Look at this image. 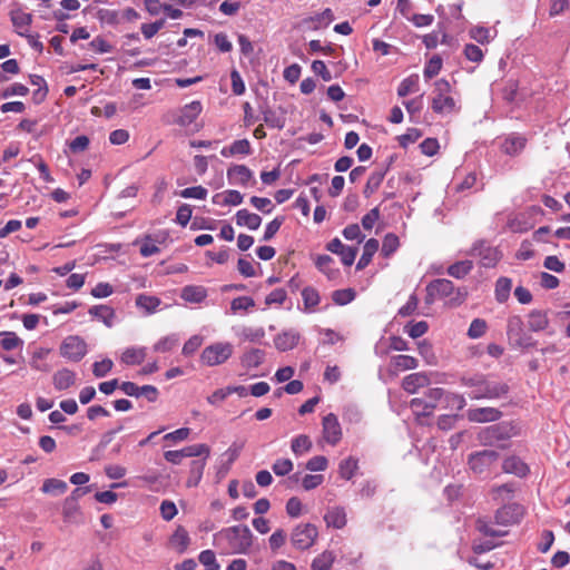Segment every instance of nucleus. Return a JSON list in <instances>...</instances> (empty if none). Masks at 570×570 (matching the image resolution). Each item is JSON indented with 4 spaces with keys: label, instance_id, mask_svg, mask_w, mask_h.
Returning <instances> with one entry per match:
<instances>
[{
    "label": "nucleus",
    "instance_id": "nucleus-1",
    "mask_svg": "<svg viewBox=\"0 0 570 570\" xmlns=\"http://www.w3.org/2000/svg\"><path fill=\"white\" fill-rule=\"evenodd\" d=\"M465 404V399L458 393L448 392L441 387H431L423 396L412 399L410 407L416 416H430L438 407L462 410Z\"/></svg>",
    "mask_w": 570,
    "mask_h": 570
},
{
    "label": "nucleus",
    "instance_id": "nucleus-2",
    "mask_svg": "<svg viewBox=\"0 0 570 570\" xmlns=\"http://www.w3.org/2000/svg\"><path fill=\"white\" fill-rule=\"evenodd\" d=\"M214 544L223 554H246L253 544V533L247 525H234L214 535Z\"/></svg>",
    "mask_w": 570,
    "mask_h": 570
},
{
    "label": "nucleus",
    "instance_id": "nucleus-3",
    "mask_svg": "<svg viewBox=\"0 0 570 570\" xmlns=\"http://www.w3.org/2000/svg\"><path fill=\"white\" fill-rule=\"evenodd\" d=\"M452 87L445 79H438L434 82L431 108L435 114L450 115L456 112L460 108L458 101L451 95Z\"/></svg>",
    "mask_w": 570,
    "mask_h": 570
},
{
    "label": "nucleus",
    "instance_id": "nucleus-4",
    "mask_svg": "<svg viewBox=\"0 0 570 570\" xmlns=\"http://www.w3.org/2000/svg\"><path fill=\"white\" fill-rule=\"evenodd\" d=\"M507 335L513 347L527 350L533 347L535 342L523 328V321L520 316L513 315L507 322Z\"/></svg>",
    "mask_w": 570,
    "mask_h": 570
},
{
    "label": "nucleus",
    "instance_id": "nucleus-5",
    "mask_svg": "<svg viewBox=\"0 0 570 570\" xmlns=\"http://www.w3.org/2000/svg\"><path fill=\"white\" fill-rule=\"evenodd\" d=\"M88 353L86 341L79 335H68L59 346V354L69 362L78 363Z\"/></svg>",
    "mask_w": 570,
    "mask_h": 570
},
{
    "label": "nucleus",
    "instance_id": "nucleus-6",
    "mask_svg": "<svg viewBox=\"0 0 570 570\" xmlns=\"http://www.w3.org/2000/svg\"><path fill=\"white\" fill-rule=\"evenodd\" d=\"M233 351V345L228 342L210 344L203 350L200 362L206 366L220 365L232 356Z\"/></svg>",
    "mask_w": 570,
    "mask_h": 570
},
{
    "label": "nucleus",
    "instance_id": "nucleus-7",
    "mask_svg": "<svg viewBox=\"0 0 570 570\" xmlns=\"http://www.w3.org/2000/svg\"><path fill=\"white\" fill-rule=\"evenodd\" d=\"M499 453L494 450H482L473 452L468 458V465L474 474H484L491 471V468L497 464Z\"/></svg>",
    "mask_w": 570,
    "mask_h": 570
},
{
    "label": "nucleus",
    "instance_id": "nucleus-8",
    "mask_svg": "<svg viewBox=\"0 0 570 570\" xmlns=\"http://www.w3.org/2000/svg\"><path fill=\"white\" fill-rule=\"evenodd\" d=\"M509 392L508 384L498 381H490L484 377L479 390H472L469 396L472 400H498L505 396Z\"/></svg>",
    "mask_w": 570,
    "mask_h": 570
},
{
    "label": "nucleus",
    "instance_id": "nucleus-9",
    "mask_svg": "<svg viewBox=\"0 0 570 570\" xmlns=\"http://www.w3.org/2000/svg\"><path fill=\"white\" fill-rule=\"evenodd\" d=\"M469 254L479 257L480 264L485 268L494 267L502 256L497 247L490 246L484 240L474 243Z\"/></svg>",
    "mask_w": 570,
    "mask_h": 570
},
{
    "label": "nucleus",
    "instance_id": "nucleus-10",
    "mask_svg": "<svg viewBox=\"0 0 570 570\" xmlns=\"http://www.w3.org/2000/svg\"><path fill=\"white\" fill-rule=\"evenodd\" d=\"M317 535V529L313 524H299L293 530L291 542L296 549L306 550L314 544Z\"/></svg>",
    "mask_w": 570,
    "mask_h": 570
},
{
    "label": "nucleus",
    "instance_id": "nucleus-11",
    "mask_svg": "<svg viewBox=\"0 0 570 570\" xmlns=\"http://www.w3.org/2000/svg\"><path fill=\"white\" fill-rule=\"evenodd\" d=\"M510 438V429L504 424L490 425L478 433V441L484 446H493L499 441H504Z\"/></svg>",
    "mask_w": 570,
    "mask_h": 570
},
{
    "label": "nucleus",
    "instance_id": "nucleus-12",
    "mask_svg": "<svg viewBox=\"0 0 570 570\" xmlns=\"http://www.w3.org/2000/svg\"><path fill=\"white\" fill-rule=\"evenodd\" d=\"M322 432L324 440L331 444L336 445L342 439V429L338 419L335 414L328 413L323 417Z\"/></svg>",
    "mask_w": 570,
    "mask_h": 570
},
{
    "label": "nucleus",
    "instance_id": "nucleus-13",
    "mask_svg": "<svg viewBox=\"0 0 570 570\" xmlns=\"http://www.w3.org/2000/svg\"><path fill=\"white\" fill-rule=\"evenodd\" d=\"M419 366V361L411 355H394L390 358L386 372L391 376H396L400 372L414 370Z\"/></svg>",
    "mask_w": 570,
    "mask_h": 570
},
{
    "label": "nucleus",
    "instance_id": "nucleus-14",
    "mask_svg": "<svg viewBox=\"0 0 570 570\" xmlns=\"http://www.w3.org/2000/svg\"><path fill=\"white\" fill-rule=\"evenodd\" d=\"M522 515V509L519 504H504L497 510L494 514L495 524L509 525L515 523Z\"/></svg>",
    "mask_w": 570,
    "mask_h": 570
},
{
    "label": "nucleus",
    "instance_id": "nucleus-15",
    "mask_svg": "<svg viewBox=\"0 0 570 570\" xmlns=\"http://www.w3.org/2000/svg\"><path fill=\"white\" fill-rule=\"evenodd\" d=\"M502 416V412L495 407H475L466 411L470 422L488 423L495 422Z\"/></svg>",
    "mask_w": 570,
    "mask_h": 570
},
{
    "label": "nucleus",
    "instance_id": "nucleus-16",
    "mask_svg": "<svg viewBox=\"0 0 570 570\" xmlns=\"http://www.w3.org/2000/svg\"><path fill=\"white\" fill-rule=\"evenodd\" d=\"M10 20L19 36H28L30 24L32 23L31 13L24 12L21 9L11 10Z\"/></svg>",
    "mask_w": 570,
    "mask_h": 570
},
{
    "label": "nucleus",
    "instance_id": "nucleus-17",
    "mask_svg": "<svg viewBox=\"0 0 570 570\" xmlns=\"http://www.w3.org/2000/svg\"><path fill=\"white\" fill-rule=\"evenodd\" d=\"M301 335L295 330L283 331L274 338L275 347L281 352L293 350L299 342Z\"/></svg>",
    "mask_w": 570,
    "mask_h": 570
},
{
    "label": "nucleus",
    "instance_id": "nucleus-18",
    "mask_svg": "<svg viewBox=\"0 0 570 570\" xmlns=\"http://www.w3.org/2000/svg\"><path fill=\"white\" fill-rule=\"evenodd\" d=\"M428 295L432 298L446 297L451 295L454 291V284L445 278H439L431 282L428 287Z\"/></svg>",
    "mask_w": 570,
    "mask_h": 570
},
{
    "label": "nucleus",
    "instance_id": "nucleus-19",
    "mask_svg": "<svg viewBox=\"0 0 570 570\" xmlns=\"http://www.w3.org/2000/svg\"><path fill=\"white\" fill-rule=\"evenodd\" d=\"M430 377L426 373L417 372L406 375L402 381V387L405 392L414 394L419 389L429 385Z\"/></svg>",
    "mask_w": 570,
    "mask_h": 570
},
{
    "label": "nucleus",
    "instance_id": "nucleus-20",
    "mask_svg": "<svg viewBox=\"0 0 570 570\" xmlns=\"http://www.w3.org/2000/svg\"><path fill=\"white\" fill-rule=\"evenodd\" d=\"M147 356V347L129 346L124 350L120 362L128 366L140 365Z\"/></svg>",
    "mask_w": 570,
    "mask_h": 570
},
{
    "label": "nucleus",
    "instance_id": "nucleus-21",
    "mask_svg": "<svg viewBox=\"0 0 570 570\" xmlns=\"http://www.w3.org/2000/svg\"><path fill=\"white\" fill-rule=\"evenodd\" d=\"M502 470L505 473L514 474L519 478H524L529 474L530 469L519 456L511 455L504 459Z\"/></svg>",
    "mask_w": 570,
    "mask_h": 570
},
{
    "label": "nucleus",
    "instance_id": "nucleus-22",
    "mask_svg": "<svg viewBox=\"0 0 570 570\" xmlns=\"http://www.w3.org/2000/svg\"><path fill=\"white\" fill-rule=\"evenodd\" d=\"M202 112V104L200 101H191L190 104L185 105L178 115L177 124L180 126H189L194 122V120Z\"/></svg>",
    "mask_w": 570,
    "mask_h": 570
},
{
    "label": "nucleus",
    "instance_id": "nucleus-23",
    "mask_svg": "<svg viewBox=\"0 0 570 570\" xmlns=\"http://www.w3.org/2000/svg\"><path fill=\"white\" fill-rule=\"evenodd\" d=\"M534 222L529 219L525 213H520L514 216H510L507 222V228L512 233H525L532 229Z\"/></svg>",
    "mask_w": 570,
    "mask_h": 570
},
{
    "label": "nucleus",
    "instance_id": "nucleus-24",
    "mask_svg": "<svg viewBox=\"0 0 570 570\" xmlns=\"http://www.w3.org/2000/svg\"><path fill=\"white\" fill-rule=\"evenodd\" d=\"M525 144H527L525 137H523L521 135L512 134V135H509L504 139L501 148L504 154L510 155V156H517L524 149Z\"/></svg>",
    "mask_w": 570,
    "mask_h": 570
},
{
    "label": "nucleus",
    "instance_id": "nucleus-25",
    "mask_svg": "<svg viewBox=\"0 0 570 570\" xmlns=\"http://www.w3.org/2000/svg\"><path fill=\"white\" fill-rule=\"evenodd\" d=\"M180 297L187 303L200 304L207 297V289L200 285H187L181 288Z\"/></svg>",
    "mask_w": 570,
    "mask_h": 570
},
{
    "label": "nucleus",
    "instance_id": "nucleus-26",
    "mask_svg": "<svg viewBox=\"0 0 570 570\" xmlns=\"http://www.w3.org/2000/svg\"><path fill=\"white\" fill-rule=\"evenodd\" d=\"M52 383L58 391L67 390L76 383V373L69 368L58 370L52 376Z\"/></svg>",
    "mask_w": 570,
    "mask_h": 570
},
{
    "label": "nucleus",
    "instance_id": "nucleus-27",
    "mask_svg": "<svg viewBox=\"0 0 570 570\" xmlns=\"http://www.w3.org/2000/svg\"><path fill=\"white\" fill-rule=\"evenodd\" d=\"M387 167L382 166L376 168L368 177L364 187L363 194L366 198L371 197L381 186L386 175Z\"/></svg>",
    "mask_w": 570,
    "mask_h": 570
},
{
    "label": "nucleus",
    "instance_id": "nucleus-28",
    "mask_svg": "<svg viewBox=\"0 0 570 570\" xmlns=\"http://www.w3.org/2000/svg\"><path fill=\"white\" fill-rule=\"evenodd\" d=\"M236 336L244 342H259L265 336V330L263 327H252V326H239L234 327Z\"/></svg>",
    "mask_w": 570,
    "mask_h": 570
},
{
    "label": "nucleus",
    "instance_id": "nucleus-29",
    "mask_svg": "<svg viewBox=\"0 0 570 570\" xmlns=\"http://www.w3.org/2000/svg\"><path fill=\"white\" fill-rule=\"evenodd\" d=\"M324 521L327 527L335 529H342L346 525V512L342 507H334L328 509L324 515Z\"/></svg>",
    "mask_w": 570,
    "mask_h": 570
},
{
    "label": "nucleus",
    "instance_id": "nucleus-30",
    "mask_svg": "<svg viewBox=\"0 0 570 570\" xmlns=\"http://www.w3.org/2000/svg\"><path fill=\"white\" fill-rule=\"evenodd\" d=\"M235 219L238 226H245L250 230L258 229L262 224L261 216L247 209H239L235 215Z\"/></svg>",
    "mask_w": 570,
    "mask_h": 570
},
{
    "label": "nucleus",
    "instance_id": "nucleus-31",
    "mask_svg": "<svg viewBox=\"0 0 570 570\" xmlns=\"http://www.w3.org/2000/svg\"><path fill=\"white\" fill-rule=\"evenodd\" d=\"M190 542L189 534L184 527H177L175 532L171 534L169 539V544L173 549H175L178 553H184Z\"/></svg>",
    "mask_w": 570,
    "mask_h": 570
},
{
    "label": "nucleus",
    "instance_id": "nucleus-32",
    "mask_svg": "<svg viewBox=\"0 0 570 570\" xmlns=\"http://www.w3.org/2000/svg\"><path fill=\"white\" fill-rule=\"evenodd\" d=\"M252 153V146L250 142L247 139H238L235 140L232 145L228 147H224L220 150V155L223 157H233L237 155H249Z\"/></svg>",
    "mask_w": 570,
    "mask_h": 570
},
{
    "label": "nucleus",
    "instance_id": "nucleus-33",
    "mask_svg": "<svg viewBox=\"0 0 570 570\" xmlns=\"http://www.w3.org/2000/svg\"><path fill=\"white\" fill-rule=\"evenodd\" d=\"M227 177L229 180H234L243 186L247 185L253 177V173L245 165H235L227 170Z\"/></svg>",
    "mask_w": 570,
    "mask_h": 570
},
{
    "label": "nucleus",
    "instance_id": "nucleus-34",
    "mask_svg": "<svg viewBox=\"0 0 570 570\" xmlns=\"http://www.w3.org/2000/svg\"><path fill=\"white\" fill-rule=\"evenodd\" d=\"M549 326V318L546 312L531 311L528 315V327L532 332L544 331Z\"/></svg>",
    "mask_w": 570,
    "mask_h": 570
},
{
    "label": "nucleus",
    "instance_id": "nucleus-35",
    "mask_svg": "<svg viewBox=\"0 0 570 570\" xmlns=\"http://www.w3.org/2000/svg\"><path fill=\"white\" fill-rule=\"evenodd\" d=\"M62 517L66 523H81L82 512L79 503H72L63 500L62 503Z\"/></svg>",
    "mask_w": 570,
    "mask_h": 570
},
{
    "label": "nucleus",
    "instance_id": "nucleus-36",
    "mask_svg": "<svg viewBox=\"0 0 570 570\" xmlns=\"http://www.w3.org/2000/svg\"><path fill=\"white\" fill-rule=\"evenodd\" d=\"M315 266L325 274L328 279H334L338 275V269L334 267V259L328 255L316 256Z\"/></svg>",
    "mask_w": 570,
    "mask_h": 570
},
{
    "label": "nucleus",
    "instance_id": "nucleus-37",
    "mask_svg": "<svg viewBox=\"0 0 570 570\" xmlns=\"http://www.w3.org/2000/svg\"><path fill=\"white\" fill-rule=\"evenodd\" d=\"M89 314L97 317L107 327H111L114 325L115 320V311L110 306L107 305H96L89 309Z\"/></svg>",
    "mask_w": 570,
    "mask_h": 570
},
{
    "label": "nucleus",
    "instance_id": "nucleus-38",
    "mask_svg": "<svg viewBox=\"0 0 570 570\" xmlns=\"http://www.w3.org/2000/svg\"><path fill=\"white\" fill-rule=\"evenodd\" d=\"M265 358V352L259 348H250L242 356V365L246 368H255L259 366Z\"/></svg>",
    "mask_w": 570,
    "mask_h": 570
},
{
    "label": "nucleus",
    "instance_id": "nucleus-39",
    "mask_svg": "<svg viewBox=\"0 0 570 570\" xmlns=\"http://www.w3.org/2000/svg\"><path fill=\"white\" fill-rule=\"evenodd\" d=\"M379 240L375 239V238H370L365 244H364V247H363V254L360 258V261L357 262V265H356V268L357 269H363L365 268L372 261V257L374 256V254L377 252L379 249Z\"/></svg>",
    "mask_w": 570,
    "mask_h": 570
},
{
    "label": "nucleus",
    "instance_id": "nucleus-40",
    "mask_svg": "<svg viewBox=\"0 0 570 570\" xmlns=\"http://www.w3.org/2000/svg\"><path fill=\"white\" fill-rule=\"evenodd\" d=\"M161 304L160 298L153 295L139 294L136 297V306L144 309L147 314H153Z\"/></svg>",
    "mask_w": 570,
    "mask_h": 570
},
{
    "label": "nucleus",
    "instance_id": "nucleus-41",
    "mask_svg": "<svg viewBox=\"0 0 570 570\" xmlns=\"http://www.w3.org/2000/svg\"><path fill=\"white\" fill-rule=\"evenodd\" d=\"M313 443L306 434L295 436L291 442V450L296 456H302L312 450Z\"/></svg>",
    "mask_w": 570,
    "mask_h": 570
},
{
    "label": "nucleus",
    "instance_id": "nucleus-42",
    "mask_svg": "<svg viewBox=\"0 0 570 570\" xmlns=\"http://www.w3.org/2000/svg\"><path fill=\"white\" fill-rule=\"evenodd\" d=\"M302 298L304 303V309L313 312L321 302V296L315 287L306 286L302 291Z\"/></svg>",
    "mask_w": 570,
    "mask_h": 570
},
{
    "label": "nucleus",
    "instance_id": "nucleus-43",
    "mask_svg": "<svg viewBox=\"0 0 570 570\" xmlns=\"http://www.w3.org/2000/svg\"><path fill=\"white\" fill-rule=\"evenodd\" d=\"M514 488L512 483L501 484L499 487H494L490 494L493 501L497 503H503L505 501H510L513 497Z\"/></svg>",
    "mask_w": 570,
    "mask_h": 570
},
{
    "label": "nucleus",
    "instance_id": "nucleus-44",
    "mask_svg": "<svg viewBox=\"0 0 570 570\" xmlns=\"http://www.w3.org/2000/svg\"><path fill=\"white\" fill-rule=\"evenodd\" d=\"M358 470V461L354 456L341 461L338 465V473L342 479L351 480Z\"/></svg>",
    "mask_w": 570,
    "mask_h": 570
},
{
    "label": "nucleus",
    "instance_id": "nucleus-45",
    "mask_svg": "<svg viewBox=\"0 0 570 570\" xmlns=\"http://www.w3.org/2000/svg\"><path fill=\"white\" fill-rule=\"evenodd\" d=\"M512 288V281L508 277H500L495 283V299L499 303L508 301Z\"/></svg>",
    "mask_w": 570,
    "mask_h": 570
},
{
    "label": "nucleus",
    "instance_id": "nucleus-46",
    "mask_svg": "<svg viewBox=\"0 0 570 570\" xmlns=\"http://www.w3.org/2000/svg\"><path fill=\"white\" fill-rule=\"evenodd\" d=\"M419 89V75L413 73L404 78L397 88L400 97H406L410 94L416 92Z\"/></svg>",
    "mask_w": 570,
    "mask_h": 570
},
{
    "label": "nucleus",
    "instance_id": "nucleus-47",
    "mask_svg": "<svg viewBox=\"0 0 570 570\" xmlns=\"http://www.w3.org/2000/svg\"><path fill=\"white\" fill-rule=\"evenodd\" d=\"M68 485L59 479H46L42 483L41 491L48 494H62L67 491Z\"/></svg>",
    "mask_w": 570,
    "mask_h": 570
},
{
    "label": "nucleus",
    "instance_id": "nucleus-48",
    "mask_svg": "<svg viewBox=\"0 0 570 570\" xmlns=\"http://www.w3.org/2000/svg\"><path fill=\"white\" fill-rule=\"evenodd\" d=\"M473 268L472 261H460L449 266L448 274L454 278H463Z\"/></svg>",
    "mask_w": 570,
    "mask_h": 570
},
{
    "label": "nucleus",
    "instance_id": "nucleus-49",
    "mask_svg": "<svg viewBox=\"0 0 570 570\" xmlns=\"http://www.w3.org/2000/svg\"><path fill=\"white\" fill-rule=\"evenodd\" d=\"M97 19L101 24L117 26L121 22L120 12L111 9H99Z\"/></svg>",
    "mask_w": 570,
    "mask_h": 570
},
{
    "label": "nucleus",
    "instance_id": "nucleus-50",
    "mask_svg": "<svg viewBox=\"0 0 570 570\" xmlns=\"http://www.w3.org/2000/svg\"><path fill=\"white\" fill-rule=\"evenodd\" d=\"M335 561V554L332 551H324L312 562V570H330Z\"/></svg>",
    "mask_w": 570,
    "mask_h": 570
},
{
    "label": "nucleus",
    "instance_id": "nucleus-51",
    "mask_svg": "<svg viewBox=\"0 0 570 570\" xmlns=\"http://www.w3.org/2000/svg\"><path fill=\"white\" fill-rule=\"evenodd\" d=\"M255 306V301L249 296H239L232 301L230 312L236 314L238 312H248Z\"/></svg>",
    "mask_w": 570,
    "mask_h": 570
},
{
    "label": "nucleus",
    "instance_id": "nucleus-52",
    "mask_svg": "<svg viewBox=\"0 0 570 570\" xmlns=\"http://www.w3.org/2000/svg\"><path fill=\"white\" fill-rule=\"evenodd\" d=\"M0 345L4 351H13L22 347L23 341L13 332H4Z\"/></svg>",
    "mask_w": 570,
    "mask_h": 570
},
{
    "label": "nucleus",
    "instance_id": "nucleus-53",
    "mask_svg": "<svg viewBox=\"0 0 570 570\" xmlns=\"http://www.w3.org/2000/svg\"><path fill=\"white\" fill-rule=\"evenodd\" d=\"M206 462L205 460L193 461L190 464V478L187 481L188 487H195L198 484L203 476V472L205 469Z\"/></svg>",
    "mask_w": 570,
    "mask_h": 570
},
{
    "label": "nucleus",
    "instance_id": "nucleus-54",
    "mask_svg": "<svg viewBox=\"0 0 570 570\" xmlns=\"http://www.w3.org/2000/svg\"><path fill=\"white\" fill-rule=\"evenodd\" d=\"M400 246L399 237L395 234L389 233L385 235L381 248V253L383 256L389 257L393 253L396 252V249Z\"/></svg>",
    "mask_w": 570,
    "mask_h": 570
},
{
    "label": "nucleus",
    "instance_id": "nucleus-55",
    "mask_svg": "<svg viewBox=\"0 0 570 570\" xmlns=\"http://www.w3.org/2000/svg\"><path fill=\"white\" fill-rule=\"evenodd\" d=\"M488 330V324L483 318H474L468 330V336L472 340L482 337Z\"/></svg>",
    "mask_w": 570,
    "mask_h": 570
},
{
    "label": "nucleus",
    "instance_id": "nucleus-56",
    "mask_svg": "<svg viewBox=\"0 0 570 570\" xmlns=\"http://www.w3.org/2000/svg\"><path fill=\"white\" fill-rule=\"evenodd\" d=\"M183 450V453H184V456L185 458H194V456H202L204 455L205 456V461L206 459L209 456V453H210V450H209V446L206 445V444H193V445H188V446H185Z\"/></svg>",
    "mask_w": 570,
    "mask_h": 570
},
{
    "label": "nucleus",
    "instance_id": "nucleus-57",
    "mask_svg": "<svg viewBox=\"0 0 570 570\" xmlns=\"http://www.w3.org/2000/svg\"><path fill=\"white\" fill-rule=\"evenodd\" d=\"M178 341L179 338L176 334L165 336L155 343L154 351L160 353L169 352L178 344Z\"/></svg>",
    "mask_w": 570,
    "mask_h": 570
},
{
    "label": "nucleus",
    "instance_id": "nucleus-58",
    "mask_svg": "<svg viewBox=\"0 0 570 570\" xmlns=\"http://www.w3.org/2000/svg\"><path fill=\"white\" fill-rule=\"evenodd\" d=\"M355 298V292L352 288L336 289L332 293V299L336 305H346Z\"/></svg>",
    "mask_w": 570,
    "mask_h": 570
},
{
    "label": "nucleus",
    "instance_id": "nucleus-59",
    "mask_svg": "<svg viewBox=\"0 0 570 570\" xmlns=\"http://www.w3.org/2000/svg\"><path fill=\"white\" fill-rule=\"evenodd\" d=\"M405 333H407V335L412 338H419L421 336H423L428 330H429V325L425 321H420V322H416V323H409L405 327Z\"/></svg>",
    "mask_w": 570,
    "mask_h": 570
},
{
    "label": "nucleus",
    "instance_id": "nucleus-60",
    "mask_svg": "<svg viewBox=\"0 0 570 570\" xmlns=\"http://www.w3.org/2000/svg\"><path fill=\"white\" fill-rule=\"evenodd\" d=\"M442 69V59L439 56H433L424 67L423 75L425 79H431L436 76Z\"/></svg>",
    "mask_w": 570,
    "mask_h": 570
},
{
    "label": "nucleus",
    "instance_id": "nucleus-61",
    "mask_svg": "<svg viewBox=\"0 0 570 570\" xmlns=\"http://www.w3.org/2000/svg\"><path fill=\"white\" fill-rule=\"evenodd\" d=\"M417 350L420 355L425 360L426 364L434 365L436 364V356L433 352L432 344L428 341H422L417 344Z\"/></svg>",
    "mask_w": 570,
    "mask_h": 570
},
{
    "label": "nucleus",
    "instance_id": "nucleus-62",
    "mask_svg": "<svg viewBox=\"0 0 570 570\" xmlns=\"http://www.w3.org/2000/svg\"><path fill=\"white\" fill-rule=\"evenodd\" d=\"M190 434V429L188 428H180L174 432H169L164 435V441L168 443V445H174L178 442L185 441L188 439Z\"/></svg>",
    "mask_w": 570,
    "mask_h": 570
},
{
    "label": "nucleus",
    "instance_id": "nucleus-63",
    "mask_svg": "<svg viewBox=\"0 0 570 570\" xmlns=\"http://www.w3.org/2000/svg\"><path fill=\"white\" fill-rule=\"evenodd\" d=\"M139 252L142 257H150L153 255L158 254L160 252V248L153 242L151 236L147 235L141 240Z\"/></svg>",
    "mask_w": 570,
    "mask_h": 570
},
{
    "label": "nucleus",
    "instance_id": "nucleus-64",
    "mask_svg": "<svg viewBox=\"0 0 570 570\" xmlns=\"http://www.w3.org/2000/svg\"><path fill=\"white\" fill-rule=\"evenodd\" d=\"M112 366L114 362L110 358H104L92 364V373L96 377H105L112 370Z\"/></svg>",
    "mask_w": 570,
    "mask_h": 570
}]
</instances>
